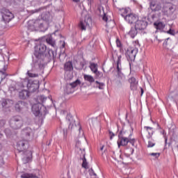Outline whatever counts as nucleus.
I'll list each match as a JSON object with an SVG mask.
<instances>
[{"instance_id":"42","label":"nucleus","mask_w":178,"mask_h":178,"mask_svg":"<svg viewBox=\"0 0 178 178\" xmlns=\"http://www.w3.org/2000/svg\"><path fill=\"white\" fill-rule=\"evenodd\" d=\"M129 143H130V144H131V145L134 146V143H136V140L134 138H133V139L129 138Z\"/></svg>"},{"instance_id":"44","label":"nucleus","mask_w":178,"mask_h":178,"mask_svg":"<svg viewBox=\"0 0 178 178\" xmlns=\"http://www.w3.org/2000/svg\"><path fill=\"white\" fill-rule=\"evenodd\" d=\"M5 123H6V121H5V120H0V127H3V126H5Z\"/></svg>"},{"instance_id":"53","label":"nucleus","mask_w":178,"mask_h":178,"mask_svg":"<svg viewBox=\"0 0 178 178\" xmlns=\"http://www.w3.org/2000/svg\"><path fill=\"white\" fill-rule=\"evenodd\" d=\"M156 40L159 41V42H161V40H158V37H156Z\"/></svg>"},{"instance_id":"54","label":"nucleus","mask_w":178,"mask_h":178,"mask_svg":"<svg viewBox=\"0 0 178 178\" xmlns=\"http://www.w3.org/2000/svg\"><path fill=\"white\" fill-rule=\"evenodd\" d=\"M74 2H79L80 0H72Z\"/></svg>"},{"instance_id":"23","label":"nucleus","mask_w":178,"mask_h":178,"mask_svg":"<svg viewBox=\"0 0 178 178\" xmlns=\"http://www.w3.org/2000/svg\"><path fill=\"white\" fill-rule=\"evenodd\" d=\"M66 120H67L69 123V129H73V126H74V120H73V117L70 114H67L66 116Z\"/></svg>"},{"instance_id":"25","label":"nucleus","mask_w":178,"mask_h":178,"mask_svg":"<svg viewBox=\"0 0 178 178\" xmlns=\"http://www.w3.org/2000/svg\"><path fill=\"white\" fill-rule=\"evenodd\" d=\"M24 105H26V103L24 102H17L15 104V111H17V112H20V111L24 108Z\"/></svg>"},{"instance_id":"41","label":"nucleus","mask_w":178,"mask_h":178,"mask_svg":"<svg viewBox=\"0 0 178 178\" xmlns=\"http://www.w3.org/2000/svg\"><path fill=\"white\" fill-rule=\"evenodd\" d=\"M116 45L118 47V48H120L122 47V43L120 42V40L119 39L116 40Z\"/></svg>"},{"instance_id":"49","label":"nucleus","mask_w":178,"mask_h":178,"mask_svg":"<svg viewBox=\"0 0 178 178\" xmlns=\"http://www.w3.org/2000/svg\"><path fill=\"white\" fill-rule=\"evenodd\" d=\"M65 91L67 94V91H72V89L67 88V87H66V89L65 90Z\"/></svg>"},{"instance_id":"29","label":"nucleus","mask_w":178,"mask_h":178,"mask_svg":"<svg viewBox=\"0 0 178 178\" xmlns=\"http://www.w3.org/2000/svg\"><path fill=\"white\" fill-rule=\"evenodd\" d=\"M154 26L157 30H160V31H162L165 29V24L163 22H155Z\"/></svg>"},{"instance_id":"3","label":"nucleus","mask_w":178,"mask_h":178,"mask_svg":"<svg viewBox=\"0 0 178 178\" xmlns=\"http://www.w3.org/2000/svg\"><path fill=\"white\" fill-rule=\"evenodd\" d=\"M38 104H35L32 106V112L35 116H45V115L48 113V111L47 110V107L40 102H45L47 97L44 95L38 96Z\"/></svg>"},{"instance_id":"26","label":"nucleus","mask_w":178,"mask_h":178,"mask_svg":"<svg viewBox=\"0 0 178 178\" xmlns=\"http://www.w3.org/2000/svg\"><path fill=\"white\" fill-rule=\"evenodd\" d=\"M93 87L95 88H99V90H104L105 88V83L96 81L94 82Z\"/></svg>"},{"instance_id":"16","label":"nucleus","mask_w":178,"mask_h":178,"mask_svg":"<svg viewBox=\"0 0 178 178\" xmlns=\"http://www.w3.org/2000/svg\"><path fill=\"white\" fill-rule=\"evenodd\" d=\"M129 83H130V88L132 91H136L137 90V86L138 84V81L137 79L134 78V76H131L128 79Z\"/></svg>"},{"instance_id":"37","label":"nucleus","mask_w":178,"mask_h":178,"mask_svg":"<svg viewBox=\"0 0 178 178\" xmlns=\"http://www.w3.org/2000/svg\"><path fill=\"white\" fill-rule=\"evenodd\" d=\"M134 48H137L138 50V48H140V43L138 42V40H135L134 42Z\"/></svg>"},{"instance_id":"21","label":"nucleus","mask_w":178,"mask_h":178,"mask_svg":"<svg viewBox=\"0 0 178 178\" xmlns=\"http://www.w3.org/2000/svg\"><path fill=\"white\" fill-rule=\"evenodd\" d=\"M46 42L49 45H51L53 47V48H55V47H56L55 40H54V38H52V35H48L47 36H46Z\"/></svg>"},{"instance_id":"11","label":"nucleus","mask_w":178,"mask_h":178,"mask_svg":"<svg viewBox=\"0 0 178 178\" xmlns=\"http://www.w3.org/2000/svg\"><path fill=\"white\" fill-rule=\"evenodd\" d=\"M148 26V22L147 17H143L141 19H138L135 22V29L136 30H145Z\"/></svg>"},{"instance_id":"24","label":"nucleus","mask_w":178,"mask_h":178,"mask_svg":"<svg viewBox=\"0 0 178 178\" xmlns=\"http://www.w3.org/2000/svg\"><path fill=\"white\" fill-rule=\"evenodd\" d=\"M65 72H72L73 70V64L71 61H67L64 64Z\"/></svg>"},{"instance_id":"4","label":"nucleus","mask_w":178,"mask_h":178,"mask_svg":"<svg viewBox=\"0 0 178 178\" xmlns=\"http://www.w3.org/2000/svg\"><path fill=\"white\" fill-rule=\"evenodd\" d=\"M47 51V46L42 43H39L35 46L34 55L36 58L35 62L44 65V52Z\"/></svg>"},{"instance_id":"1","label":"nucleus","mask_w":178,"mask_h":178,"mask_svg":"<svg viewBox=\"0 0 178 178\" xmlns=\"http://www.w3.org/2000/svg\"><path fill=\"white\" fill-rule=\"evenodd\" d=\"M51 19L52 17H51L49 13H43L42 14V19L35 20L33 25H29L28 30H29V31H37V30H40V31H47Z\"/></svg>"},{"instance_id":"27","label":"nucleus","mask_w":178,"mask_h":178,"mask_svg":"<svg viewBox=\"0 0 178 178\" xmlns=\"http://www.w3.org/2000/svg\"><path fill=\"white\" fill-rule=\"evenodd\" d=\"M47 54H46V57L49 58V59H54L55 56H56V52H55L52 49H47Z\"/></svg>"},{"instance_id":"61","label":"nucleus","mask_w":178,"mask_h":178,"mask_svg":"<svg viewBox=\"0 0 178 178\" xmlns=\"http://www.w3.org/2000/svg\"><path fill=\"white\" fill-rule=\"evenodd\" d=\"M89 2H91V0H88Z\"/></svg>"},{"instance_id":"56","label":"nucleus","mask_w":178,"mask_h":178,"mask_svg":"<svg viewBox=\"0 0 178 178\" xmlns=\"http://www.w3.org/2000/svg\"><path fill=\"white\" fill-rule=\"evenodd\" d=\"M2 149V145L0 143V151Z\"/></svg>"},{"instance_id":"55","label":"nucleus","mask_w":178,"mask_h":178,"mask_svg":"<svg viewBox=\"0 0 178 178\" xmlns=\"http://www.w3.org/2000/svg\"><path fill=\"white\" fill-rule=\"evenodd\" d=\"M104 145L100 148L101 151H103L104 150Z\"/></svg>"},{"instance_id":"31","label":"nucleus","mask_w":178,"mask_h":178,"mask_svg":"<svg viewBox=\"0 0 178 178\" xmlns=\"http://www.w3.org/2000/svg\"><path fill=\"white\" fill-rule=\"evenodd\" d=\"M121 16L126 19V16L129 15V8H122L120 10Z\"/></svg>"},{"instance_id":"17","label":"nucleus","mask_w":178,"mask_h":178,"mask_svg":"<svg viewBox=\"0 0 178 178\" xmlns=\"http://www.w3.org/2000/svg\"><path fill=\"white\" fill-rule=\"evenodd\" d=\"M80 84H81V82L79 79H77L76 81H75L74 82H73L72 83L68 84L67 88H70V90H68L67 92V94H72V92H73V91H74L73 88H76V87H77V86H80Z\"/></svg>"},{"instance_id":"40","label":"nucleus","mask_w":178,"mask_h":178,"mask_svg":"<svg viewBox=\"0 0 178 178\" xmlns=\"http://www.w3.org/2000/svg\"><path fill=\"white\" fill-rule=\"evenodd\" d=\"M33 86H34V84H33V83H30V81H27L26 87L29 90H30V88H31V87H33Z\"/></svg>"},{"instance_id":"12","label":"nucleus","mask_w":178,"mask_h":178,"mask_svg":"<svg viewBox=\"0 0 178 178\" xmlns=\"http://www.w3.org/2000/svg\"><path fill=\"white\" fill-rule=\"evenodd\" d=\"M126 132L124 131H121L120 132V134L118 135V140L117 141L118 147H124L125 145H127L129 144V138L124 137V134Z\"/></svg>"},{"instance_id":"39","label":"nucleus","mask_w":178,"mask_h":178,"mask_svg":"<svg viewBox=\"0 0 178 178\" xmlns=\"http://www.w3.org/2000/svg\"><path fill=\"white\" fill-rule=\"evenodd\" d=\"M5 165V161H3V157L0 156V168H2Z\"/></svg>"},{"instance_id":"30","label":"nucleus","mask_w":178,"mask_h":178,"mask_svg":"<svg viewBox=\"0 0 178 178\" xmlns=\"http://www.w3.org/2000/svg\"><path fill=\"white\" fill-rule=\"evenodd\" d=\"M137 30L138 29L136 28H131L130 31L128 33L129 35H130L131 38H134V37L137 35Z\"/></svg>"},{"instance_id":"22","label":"nucleus","mask_w":178,"mask_h":178,"mask_svg":"<svg viewBox=\"0 0 178 178\" xmlns=\"http://www.w3.org/2000/svg\"><path fill=\"white\" fill-rule=\"evenodd\" d=\"M1 105L3 108H10L13 105V101L10 99H3Z\"/></svg>"},{"instance_id":"19","label":"nucleus","mask_w":178,"mask_h":178,"mask_svg":"<svg viewBox=\"0 0 178 178\" xmlns=\"http://www.w3.org/2000/svg\"><path fill=\"white\" fill-rule=\"evenodd\" d=\"M90 70L95 73V74H101V72L98 71V64L91 63L89 66Z\"/></svg>"},{"instance_id":"36","label":"nucleus","mask_w":178,"mask_h":178,"mask_svg":"<svg viewBox=\"0 0 178 178\" xmlns=\"http://www.w3.org/2000/svg\"><path fill=\"white\" fill-rule=\"evenodd\" d=\"M4 132H5V134L7 137H10L12 134V131L9 129H5Z\"/></svg>"},{"instance_id":"57","label":"nucleus","mask_w":178,"mask_h":178,"mask_svg":"<svg viewBox=\"0 0 178 178\" xmlns=\"http://www.w3.org/2000/svg\"><path fill=\"white\" fill-rule=\"evenodd\" d=\"M141 92H142V94H143V92H144V90H143V88H141Z\"/></svg>"},{"instance_id":"6","label":"nucleus","mask_w":178,"mask_h":178,"mask_svg":"<svg viewBox=\"0 0 178 178\" xmlns=\"http://www.w3.org/2000/svg\"><path fill=\"white\" fill-rule=\"evenodd\" d=\"M81 17L83 19H84L83 21H81L79 24V28L81 30L86 31L87 29H89V27H91L92 25V19H91V17L90 16V14L87 10H83L81 13Z\"/></svg>"},{"instance_id":"9","label":"nucleus","mask_w":178,"mask_h":178,"mask_svg":"<svg viewBox=\"0 0 178 178\" xmlns=\"http://www.w3.org/2000/svg\"><path fill=\"white\" fill-rule=\"evenodd\" d=\"M42 66H44L42 63L35 61V63H32V70L31 71H27V76H29V77H38V74L34 73L33 72H35V70H39V69H41Z\"/></svg>"},{"instance_id":"32","label":"nucleus","mask_w":178,"mask_h":178,"mask_svg":"<svg viewBox=\"0 0 178 178\" xmlns=\"http://www.w3.org/2000/svg\"><path fill=\"white\" fill-rule=\"evenodd\" d=\"M144 129L147 131L149 138H151V137H152V134H154V131H152L153 128L151 127H145Z\"/></svg>"},{"instance_id":"5","label":"nucleus","mask_w":178,"mask_h":178,"mask_svg":"<svg viewBox=\"0 0 178 178\" xmlns=\"http://www.w3.org/2000/svg\"><path fill=\"white\" fill-rule=\"evenodd\" d=\"M118 74L116 78V84L118 87H122L126 81V76L122 73V56H118L117 60Z\"/></svg>"},{"instance_id":"38","label":"nucleus","mask_w":178,"mask_h":178,"mask_svg":"<svg viewBox=\"0 0 178 178\" xmlns=\"http://www.w3.org/2000/svg\"><path fill=\"white\" fill-rule=\"evenodd\" d=\"M149 155H150V156H154V158H159V156H161L160 153H149Z\"/></svg>"},{"instance_id":"15","label":"nucleus","mask_w":178,"mask_h":178,"mask_svg":"<svg viewBox=\"0 0 178 178\" xmlns=\"http://www.w3.org/2000/svg\"><path fill=\"white\" fill-rule=\"evenodd\" d=\"M124 20L129 24H133V23H136L138 20V16L136 14L130 13L125 17Z\"/></svg>"},{"instance_id":"48","label":"nucleus","mask_w":178,"mask_h":178,"mask_svg":"<svg viewBox=\"0 0 178 178\" xmlns=\"http://www.w3.org/2000/svg\"><path fill=\"white\" fill-rule=\"evenodd\" d=\"M60 43L62 44L60 48H65V41H60Z\"/></svg>"},{"instance_id":"13","label":"nucleus","mask_w":178,"mask_h":178,"mask_svg":"<svg viewBox=\"0 0 178 178\" xmlns=\"http://www.w3.org/2000/svg\"><path fill=\"white\" fill-rule=\"evenodd\" d=\"M32 158L33 152H31V150H26L23 152L22 161L24 163H29V162H31Z\"/></svg>"},{"instance_id":"20","label":"nucleus","mask_w":178,"mask_h":178,"mask_svg":"<svg viewBox=\"0 0 178 178\" xmlns=\"http://www.w3.org/2000/svg\"><path fill=\"white\" fill-rule=\"evenodd\" d=\"M30 92L27 90H22L19 93V97L21 99L29 98Z\"/></svg>"},{"instance_id":"60","label":"nucleus","mask_w":178,"mask_h":178,"mask_svg":"<svg viewBox=\"0 0 178 178\" xmlns=\"http://www.w3.org/2000/svg\"><path fill=\"white\" fill-rule=\"evenodd\" d=\"M1 137H2V134L0 133V138H1Z\"/></svg>"},{"instance_id":"14","label":"nucleus","mask_w":178,"mask_h":178,"mask_svg":"<svg viewBox=\"0 0 178 178\" xmlns=\"http://www.w3.org/2000/svg\"><path fill=\"white\" fill-rule=\"evenodd\" d=\"M3 15H2V18L3 20L6 22V23H9V22L10 20H12V19H13V13H12L10 11H9V10H4L2 12Z\"/></svg>"},{"instance_id":"34","label":"nucleus","mask_w":178,"mask_h":178,"mask_svg":"<svg viewBox=\"0 0 178 178\" xmlns=\"http://www.w3.org/2000/svg\"><path fill=\"white\" fill-rule=\"evenodd\" d=\"M152 147H155V140H150L148 141L147 148H152Z\"/></svg>"},{"instance_id":"58","label":"nucleus","mask_w":178,"mask_h":178,"mask_svg":"<svg viewBox=\"0 0 178 178\" xmlns=\"http://www.w3.org/2000/svg\"><path fill=\"white\" fill-rule=\"evenodd\" d=\"M79 131H81V127H79Z\"/></svg>"},{"instance_id":"10","label":"nucleus","mask_w":178,"mask_h":178,"mask_svg":"<svg viewBox=\"0 0 178 178\" xmlns=\"http://www.w3.org/2000/svg\"><path fill=\"white\" fill-rule=\"evenodd\" d=\"M138 52V49L134 47H128L125 56L128 60H134Z\"/></svg>"},{"instance_id":"18","label":"nucleus","mask_w":178,"mask_h":178,"mask_svg":"<svg viewBox=\"0 0 178 178\" xmlns=\"http://www.w3.org/2000/svg\"><path fill=\"white\" fill-rule=\"evenodd\" d=\"M163 45L167 49H170V51H172V49H173V44L172 43V40H170V38H169L165 40Z\"/></svg>"},{"instance_id":"46","label":"nucleus","mask_w":178,"mask_h":178,"mask_svg":"<svg viewBox=\"0 0 178 178\" xmlns=\"http://www.w3.org/2000/svg\"><path fill=\"white\" fill-rule=\"evenodd\" d=\"M103 20L104 22H108V17L106 16V14H105V13H104Z\"/></svg>"},{"instance_id":"45","label":"nucleus","mask_w":178,"mask_h":178,"mask_svg":"<svg viewBox=\"0 0 178 178\" xmlns=\"http://www.w3.org/2000/svg\"><path fill=\"white\" fill-rule=\"evenodd\" d=\"M109 136H110V139L112 140V138H113V136H115V134H113V132L109 131Z\"/></svg>"},{"instance_id":"47","label":"nucleus","mask_w":178,"mask_h":178,"mask_svg":"<svg viewBox=\"0 0 178 178\" xmlns=\"http://www.w3.org/2000/svg\"><path fill=\"white\" fill-rule=\"evenodd\" d=\"M168 34H171L172 35H175V31L172 29H170L168 31Z\"/></svg>"},{"instance_id":"7","label":"nucleus","mask_w":178,"mask_h":178,"mask_svg":"<svg viewBox=\"0 0 178 178\" xmlns=\"http://www.w3.org/2000/svg\"><path fill=\"white\" fill-rule=\"evenodd\" d=\"M9 56H10L9 49L5 46V40H1L0 42V61L8 62Z\"/></svg>"},{"instance_id":"33","label":"nucleus","mask_w":178,"mask_h":178,"mask_svg":"<svg viewBox=\"0 0 178 178\" xmlns=\"http://www.w3.org/2000/svg\"><path fill=\"white\" fill-rule=\"evenodd\" d=\"M82 168L88 169V163L87 162V159H86V156H83V158Z\"/></svg>"},{"instance_id":"50","label":"nucleus","mask_w":178,"mask_h":178,"mask_svg":"<svg viewBox=\"0 0 178 178\" xmlns=\"http://www.w3.org/2000/svg\"><path fill=\"white\" fill-rule=\"evenodd\" d=\"M39 10H41V8H39L38 10H33V13H37V12H39Z\"/></svg>"},{"instance_id":"43","label":"nucleus","mask_w":178,"mask_h":178,"mask_svg":"<svg viewBox=\"0 0 178 178\" xmlns=\"http://www.w3.org/2000/svg\"><path fill=\"white\" fill-rule=\"evenodd\" d=\"M94 122H95V118H91V119H90V120H89V124H90V126H91V124H92V126L94 125Z\"/></svg>"},{"instance_id":"2","label":"nucleus","mask_w":178,"mask_h":178,"mask_svg":"<svg viewBox=\"0 0 178 178\" xmlns=\"http://www.w3.org/2000/svg\"><path fill=\"white\" fill-rule=\"evenodd\" d=\"M22 134L26 140H22L17 143V149L19 152H23L27 147H29V140L33 138L34 134L33 133V129L31 128H26L22 130Z\"/></svg>"},{"instance_id":"8","label":"nucleus","mask_w":178,"mask_h":178,"mask_svg":"<svg viewBox=\"0 0 178 178\" xmlns=\"http://www.w3.org/2000/svg\"><path fill=\"white\" fill-rule=\"evenodd\" d=\"M24 121L23 118L20 115L13 116L10 120V126L14 130H18L23 126Z\"/></svg>"},{"instance_id":"28","label":"nucleus","mask_w":178,"mask_h":178,"mask_svg":"<svg viewBox=\"0 0 178 178\" xmlns=\"http://www.w3.org/2000/svg\"><path fill=\"white\" fill-rule=\"evenodd\" d=\"M84 79L86 81H88V83H90V84H92V83L95 82V79H94V76H92L91 75L85 74Z\"/></svg>"},{"instance_id":"59","label":"nucleus","mask_w":178,"mask_h":178,"mask_svg":"<svg viewBox=\"0 0 178 178\" xmlns=\"http://www.w3.org/2000/svg\"><path fill=\"white\" fill-rule=\"evenodd\" d=\"M165 143H167L168 142V138H165Z\"/></svg>"},{"instance_id":"35","label":"nucleus","mask_w":178,"mask_h":178,"mask_svg":"<svg viewBox=\"0 0 178 178\" xmlns=\"http://www.w3.org/2000/svg\"><path fill=\"white\" fill-rule=\"evenodd\" d=\"M155 6H156V3L154 1L150 2V8L152 10H155Z\"/></svg>"},{"instance_id":"52","label":"nucleus","mask_w":178,"mask_h":178,"mask_svg":"<svg viewBox=\"0 0 178 178\" xmlns=\"http://www.w3.org/2000/svg\"><path fill=\"white\" fill-rule=\"evenodd\" d=\"M102 3H105L107 0H99Z\"/></svg>"},{"instance_id":"51","label":"nucleus","mask_w":178,"mask_h":178,"mask_svg":"<svg viewBox=\"0 0 178 178\" xmlns=\"http://www.w3.org/2000/svg\"><path fill=\"white\" fill-rule=\"evenodd\" d=\"M9 91H15V88L13 87L9 88Z\"/></svg>"}]
</instances>
